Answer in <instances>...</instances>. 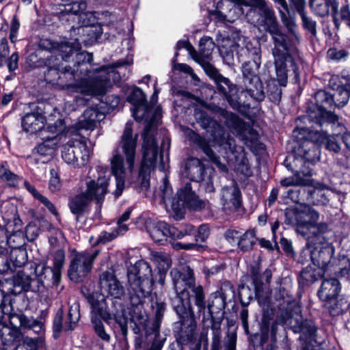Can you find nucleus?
<instances>
[{"instance_id": "nucleus-1", "label": "nucleus", "mask_w": 350, "mask_h": 350, "mask_svg": "<svg viewBox=\"0 0 350 350\" xmlns=\"http://www.w3.org/2000/svg\"><path fill=\"white\" fill-rule=\"evenodd\" d=\"M105 70H96L88 77L80 75L79 69L70 66L59 67L55 64L49 66L44 73V79L49 83L57 85L62 88H72L76 92L86 95H103L111 87V75Z\"/></svg>"}, {"instance_id": "nucleus-2", "label": "nucleus", "mask_w": 350, "mask_h": 350, "mask_svg": "<svg viewBox=\"0 0 350 350\" xmlns=\"http://www.w3.org/2000/svg\"><path fill=\"white\" fill-rule=\"evenodd\" d=\"M138 134H133L131 123H126L119 142L110 159L111 170L116 181L114 196L119 197L125 185L126 178L132 174L137 158Z\"/></svg>"}, {"instance_id": "nucleus-3", "label": "nucleus", "mask_w": 350, "mask_h": 350, "mask_svg": "<svg viewBox=\"0 0 350 350\" xmlns=\"http://www.w3.org/2000/svg\"><path fill=\"white\" fill-rule=\"evenodd\" d=\"M81 46L79 42L78 39H70L69 40L63 41L61 42H55L52 44V50L54 53H58L61 55L62 59L65 62L69 61V59L72 55L76 57V64L74 65L75 69H79L80 75H84L88 77V73L92 75V72L96 70H105L107 72H113L111 78L114 77L116 73L115 70L112 68L109 69L106 67H102L94 70H90L88 68V63L92 61V55L85 51H81Z\"/></svg>"}, {"instance_id": "nucleus-4", "label": "nucleus", "mask_w": 350, "mask_h": 350, "mask_svg": "<svg viewBox=\"0 0 350 350\" xmlns=\"http://www.w3.org/2000/svg\"><path fill=\"white\" fill-rule=\"evenodd\" d=\"M336 135H327L320 131H311L297 149V155L303 157L308 163H313L320 159L319 144H325L326 149L338 152L340 146Z\"/></svg>"}, {"instance_id": "nucleus-5", "label": "nucleus", "mask_w": 350, "mask_h": 350, "mask_svg": "<svg viewBox=\"0 0 350 350\" xmlns=\"http://www.w3.org/2000/svg\"><path fill=\"white\" fill-rule=\"evenodd\" d=\"M127 277L131 302L132 305L137 307L142 304V299L152 291L154 283L152 270L148 264L143 263L137 272L129 271Z\"/></svg>"}, {"instance_id": "nucleus-6", "label": "nucleus", "mask_w": 350, "mask_h": 350, "mask_svg": "<svg viewBox=\"0 0 350 350\" xmlns=\"http://www.w3.org/2000/svg\"><path fill=\"white\" fill-rule=\"evenodd\" d=\"M195 117L203 128L211 131L213 146L217 152L224 157H228V154H234L237 151L234 139L225 133L224 127L219 122L203 112H196Z\"/></svg>"}, {"instance_id": "nucleus-7", "label": "nucleus", "mask_w": 350, "mask_h": 350, "mask_svg": "<svg viewBox=\"0 0 350 350\" xmlns=\"http://www.w3.org/2000/svg\"><path fill=\"white\" fill-rule=\"evenodd\" d=\"M317 241L308 237L307 244L302 250L299 262L306 264L311 261L314 265L325 268L330 262L334 254L333 248L325 241L323 236H317Z\"/></svg>"}, {"instance_id": "nucleus-8", "label": "nucleus", "mask_w": 350, "mask_h": 350, "mask_svg": "<svg viewBox=\"0 0 350 350\" xmlns=\"http://www.w3.org/2000/svg\"><path fill=\"white\" fill-rule=\"evenodd\" d=\"M317 241L308 237L307 244L302 250L299 262L306 264L311 261L314 265L325 268L330 262L334 254L333 248L325 241L323 236H317Z\"/></svg>"}, {"instance_id": "nucleus-9", "label": "nucleus", "mask_w": 350, "mask_h": 350, "mask_svg": "<svg viewBox=\"0 0 350 350\" xmlns=\"http://www.w3.org/2000/svg\"><path fill=\"white\" fill-rule=\"evenodd\" d=\"M90 150L87 146L85 137L75 134L63 146L62 159L74 167H82L89 161Z\"/></svg>"}, {"instance_id": "nucleus-10", "label": "nucleus", "mask_w": 350, "mask_h": 350, "mask_svg": "<svg viewBox=\"0 0 350 350\" xmlns=\"http://www.w3.org/2000/svg\"><path fill=\"white\" fill-rule=\"evenodd\" d=\"M286 223L296 226V231L306 239L309 237L308 231L312 224L319 218V214L308 205L288 208L285 213Z\"/></svg>"}, {"instance_id": "nucleus-11", "label": "nucleus", "mask_w": 350, "mask_h": 350, "mask_svg": "<svg viewBox=\"0 0 350 350\" xmlns=\"http://www.w3.org/2000/svg\"><path fill=\"white\" fill-rule=\"evenodd\" d=\"M142 137L144 139L142 145L143 158L139 169V176H142V185L148 187V183L146 180L147 175L151 170L156 167L158 159V147L154 137L151 133V126L148 124L142 133Z\"/></svg>"}, {"instance_id": "nucleus-12", "label": "nucleus", "mask_w": 350, "mask_h": 350, "mask_svg": "<svg viewBox=\"0 0 350 350\" xmlns=\"http://www.w3.org/2000/svg\"><path fill=\"white\" fill-rule=\"evenodd\" d=\"M244 7H250L247 0H220L211 15L216 23H233L243 15Z\"/></svg>"}, {"instance_id": "nucleus-13", "label": "nucleus", "mask_w": 350, "mask_h": 350, "mask_svg": "<svg viewBox=\"0 0 350 350\" xmlns=\"http://www.w3.org/2000/svg\"><path fill=\"white\" fill-rule=\"evenodd\" d=\"M66 128L65 122L62 119H58L53 124L49 125L47 127L49 132L57 133V135L47 138L34 148L31 159H33L36 163H38L40 160L38 156L46 158V159L41 161L42 163H46L50 159L54 150L57 148V141L62 139V137H64V140L66 139V136H62L61 135L65 131Z\"/></svg>"}, {"instance_id": "nucleus-14", "label": "nucleus", "mask_w": 350, "mask_h": 350, "mask_svg": "<svg viewBox=\"0 0 350 350\" xmlns=\"http://www.w3.org/2000/svg\"><path fill=\"white\" fill-rule=\"evenodd\" d=\"M167 184V181L164 179L163 200L165 202L172 200L173 209L178 210L186 206L193 209L202 208V202L198 200L196 193L192 191L190 184H186L183 188H181L177 193V198L174 199H171L172 189Z\"/></svg>"}, {"instance_id": "nucleus-15", "label": "nucleus", "mask_w": 350, "mask_h": 350, "mask_svg": "<svg viewBox=\"0 0 350 350\" xmlns=\"http://www.w3.org/2000/svg\"><path fill=\"white\" fill-rule=\"evenodd\" d=\"M99 254L98 250L93 252H82L76 254L72 258L68 271L69 278L79 282L90 272L93 262Z\"/></svg>"}, {"instance_id": "nucleus-16", "label": "nucleus", "mask_w": 350, "mask_h": 350, "mask_svg": "<svg viewBox=\"0 0 350 350\" xmlns=\"http://www.w3.org/2000/svg\"><path fill=\"white\" fill-rule=\"evenodd\" d=\"M92 317L91 322L93 329L97 336L105 342H109L111 340L110 334L106 331L105 326L98 316L100 317L107 323L109 324L113 319L111 314L106 309V304L104 299L102 301L93 300L91 303Z\"/></svg>"}, {"instance_id": "nucleus-17", "label": "nucleus", "mask_w": 350, "mask_h": 350, "mask_svg": "<svg viewBox=\"0 0 350 350\" xmlns=\"http://www.w3.org/2000/svg\"><path fill=\"white\" fill-rule=\"evenodd\" d=\"M98 177L96 179L90 180L86 183V189L83 193L89 201H96V203H102L105 194L109 191V177L105 174L107 170L102 167H97Z\"/></svg>"}, {"instance_id": "nucleus-18", "label": "nucleus", "mask_w": 350, "mask_h": 350, "mask_svg": "<svg viewBox=\"0 0 350 350\" xmlns=\"http://www.w3.org/2000/svg\"><path fill=\"white\" fill-rule=\"evenodd\" d=\"M223 115L226 119L225 125L244 141L245 144L257 140V133L246 125L237 116L229 112H224Z\"/></svg>"}, {"instance_id": "nucleus-19", "label": "nucleus", "mask_w": 350, "mask_h": 350, "mask_svg": "<svg viewBox=\"0 0 350 350\" xmlns=\"http://www.w3.org/2000/svg\"><path fill=\"white\" fill-rule=\"evenodd\" d=\"M99 287L103 297L121 299L124 295V288L111 271L103 272L99 278Z\"/></svg>"}, {"instance_id": "nucleus-20", "label": "nucleus", "mask_w": 350, "mask_h": 350, "mask_svg": "<svg viewBox=\"0 0 350 350\" xmlns=\"http://www.w3.org/2000/svg\"><path fill=\"white\" fill-rule=\"evenodd\" d=\"M314 99L321 113V117L317 120L319 125L322 126L323 124L327 123L332 124L333 126L338 124L340 126L338 117L336 114L327 111V108L334 106L331 92L319 90L315 93Z\"/></svg>"}, {"instance_id": "nucleus-21", "label": "nucleus", "mask_w": 350, "mask_h": 350, "mask_svg": "<svg viewBox=\"0 0 350 350\" xmlns=\"http://www.w3.org/2000/svg\"><path fill=\"white\" fill-rule=\"evenodd\" d=\"M170 275L173 280L174 288L176 292V296L172 299V304L180 317H184L187 313V310L191 314H193L192 308L190 306V301H187L185 297V288H181L179 286L183 282L180 279V271L177 269H172L170 271Z\"/></svg>"}, {"instance_id": "nucleus-22", "label": "nucleus", "mask_w": 350, "mask_h": 350, "mask_svg": "<svg viewBox=\"0 0 350 350\" xmlns=\"http://www.w3.org/2000/svg\"><path fill=\"white\" fill-rule=\"evenodd\" d=\"M80 318L79 305L78 303L72 304L69 308L68 321L64 324L62 323L63 311L59 310L57 312L53 324V336L57 338L62 330L71 331L72 330Z\"/></svg>"}, {"instance_id": "nucleus-23", "label": "nucleus", "mask_w": 350, "mask_h": 350, "mask_svg": "<svg viewBox=\"0 0 350 350\" xmlns=\"http://www.w3.org/2000/svg\"><path fill=\"white\" fill-rule=\"evenodd\" d=\"M148 230L152 239L159 244H163L167 237L180 239L183 236V234L176 228L170 226L163 221H159L153 224L148 227Z\"/></svg>"}, {"instance_id": "nucleus-24", "label": "nucleus", "mask_w": 350, "mask_h": 350, "mask_svg": "<svg viewBox=\"0 0 350 350\" xmlns=\"http://www.w3.org/2000/svg\"><path fill=\"white\" fill-rule=\"evenodd\" d=\"M208 70L207 72L215 79L218 90L226 97L231 105L233 107H237L239 105L238 100L234 103L232 98L237 92L236 86L228 78L219 74L217 70L212 66H208Z\"/></svg>"}, {"instance_id": "nucleus-25", "label": "nucleus", "mask_w": 350, "mask_h": 350, "mask_svg": "<svg viewBox=\"0 0 350 350\" xmlns=\"http://www.w3.org/2000/svg\"><path fill=\"white\" fill-rule=\"evenodd\" d=\"M221 200L224 209L226 211H237L241 205V195L238 186L232 183L224 187L221 192Z\"/></svg>"}, {"instance_id": "nucleus-26", "label": "nucleus", "mask_w": 350, "mask_h": 350, "mask_svg": "<svg viewBox=\"0 0 350 350\" xmlns=\"http://www.w3.org/2000/svg\"><path fill=\"white\" fill-rule=\"evenodd\" d=\"M129 101L133 105V116L137 121H141L146 116L148 110L146 95L139 88H135L132 94L128 98Z\"/></svg>"}, {"instance_id": "nucleus-27", "label": "nucleus", "mask_w": 350, "mask_h": 350, "mask_svg": "<svg viewBox=\"0 0 350 350\" xmlns=\"http://www.w3.org/2000/svg\"><path fill=\"white\" fill-rule=\"evenodd\" d=\"M45 117L41 109H36L26 113L22 118L23 130L29 133H35L44 127Z\"/></svg>"}, {"instance_id": "nucleus-28", "label": "nucleus", "mask_w": 350, "mask_h": 350, "mask_svg": "<svg viewBox=\"0 0 350 350\" xmlns=\"http://www.w3.org/2000/svg\"><path fill=\"white\" fill-rule=\"evenodd\" d=\"M299 158H297V161L300 162L303 164V167L297 172V174L293 176L285 178L280 181V183L284 187H291V186H298V185H305L307 184L306 180L301 177V176H311L312 168L311 165L312 163H308L303 157L299 156Z\"/></svg>"}, {"instance_id": "nucleus-29", "label": "nucleus", "mask_w": 350, "mask_h": 350, "mask_svg": "<svg viewBox=\"0 0 350 350\" xmlns=\"http://www.w3.org/2000/svg\"><path fill=\"white\" fill-rule=\"evenodd\" d=\"M242 94H248L250 98L257 101H261L265 98L263 86L258 76L243 79ZM247 96V95H245Z\"/></svg>"}, {"instance_id": "nucleus-30", "label": "nucleus", "mask_w": 350, "mask_h": 350, "mask_svg": "<svg viewBox=\"0 0 350 350\" xmlns=\"http://www.w3.org/2000/svg\"><path fill=\"white\" fill-rule=\"evenodd\" d=\"M105 117L104 113L99 111L96 108H88L83 113L81 118L77 124V129L92 130L97 122L100 121Z\"/></svg>"}, {"instance_id": "nucleus-31", "label": "nucleus", "mask_w": 350, "mask_h": 350, "mask_svg": "<svg viewBox=\"0 0 350 350\" xmlns=\"http://www.w3.org/2000/svg\"><path fill=\"white\" fill-rule=\"evenodd\" d=\"M273 42L272 54L275 59H286L288 54L286 36L282 33L280 29L270 34Z\"/></svg>"}, {"instance_id": "nucleus-32", "label": "nucleus", "mask_w": 350, "mask_h": 350, "mask_svg": "<svg viewBox=\"0 0 350 350\" xmlns=\"http://www.w3.org/2000/svg\"><path fill=\"white\" fill-rule=\"evenodd\" d=\"M86 3L83 0H73L64 5V8L61 10L60 18L62 21H77V17L86 10Z\"/></svg>"}, {"instance_id": "nucleus-33", "label": "nucleus", "mask_w": 350, "mask_h": 350, "mask_svg": "<svg viewBox=\"0 0 350 350\" xmlns=\"http://www.w3.org/2000/svg\"><path fill=\"white\" fill-rule=\"evenodd\" d=\"M340 291V286L338 280L335 278H330L322 282L318 295L322 301H326L336 298Z\"/></svg>"}, {"instance_id": "nucleus-34", "label": "nucleus", "mask_w": 350, "mask_h": 350, "mask_svg": "<svg viewBox=\"0 0 350 350\" xmlns=\"http://www.w3.org/2000/svg\"><path fill=\"white\" fill-rule=\"evenodd\" d=\"M199 47V52L198 53L199 59L201 60L198 61V63L207 72L208 71V66H211L209 64V60H211L212 52L215 48V43L211 38L204 37L200 40Z\"/></svg>"}, {"instance_id": "nucleus-35", "label": "nucleus", "mask_w": 350, "mask_h": 350, "mask_svg": "<svg viewBox=\"0 0 350 350\" xmlns=\"http://www.w3.org/2000/svg\"><path fill=\"white\" fill-rule=\"evenodd\" d=\"M286 317L280 316L277 319V322L280 324H286L291 326H297L302 332L308 333L309 335H313L316 332V327L312 321L303 322L292 315L286 314Z\"/></svg>"}, {"instance_id": "nucleus-36", "label": "nucleus", "mask_w": 350, "mask_h": 350, "mask_svg": "<svg viewBox=\"0 0 350 350\" xmlns=\"http://www.w3.org/2000/svg\"><path fill=\"white\" fill-rule=\"evenodd\" d=\"M261 18L258 21L260 26L270 34L280 29L274 12L270 8H264L260 11Z\"/></svg>"}, {"instance_id": "nucleus-37", "label": "nucleus", "mask_w": 350, "mask_h": 350, "mask_svg": "<svg viewBox=\"0 0 350 350\" xmlns=\"http://www.w3.org/2000/svg\"><path fill=\"white\" fill-rule=\"evenodd\" d=\"M310 4L314 13L321 17L327 16L330 8L334 14L338 10L336 0H310Z\"/></svg>"}, {"instance_id": "nucleus-38", "label": "nucleus", "mask_w": 350, "mask_h": 350, "mask_svg": "<svg viewBox=\"0 0 350 350\" xmlns=\"http://www.w3.org/2000/svg\"><path fill=\"white\" fill-rule=\"evenodd\" d=\"M65 254L62 250H58L54 254L53 267H44L42 270L44 273H48L52 276L53 283L57 284L61 275V269L64 264Z\"/></svg>"}, {"instance_id": "nucleus-39", "label": "nucleus", "mask_w": 350, "mask_h": 350, "mask_svg": "<svg viewBox=\"0 0 350 350\" xmlns=\"http://www.w3.org/2000/svg\"><path fill=\"white\" fill-rule=\"evenodd\" d=\"M204 167L200 161L196 158L189 159L185 164V174L187 177L196 182L204 179Z\"/></svg>"}, {"instance_id": "nucleus-40", "label": "nucleus", "mask_w": 350, "mask_h": 350, "mask_svg": "<svg viewBox=\"0 0 350 350\" xmlns=\"http://www.w3.org/2000/svg\"><path fill=\"white\" fill-rule=\"evenodd\" d=\"M191 295L185 291V298L187 301L192 299L197 306L199 313L204 312L206 308L205 295L201 285L194 284L187 288Z\"/></svg>"}, {"instance_id": "nucleus-41", "label": "nucleus", "mask_w": 350, "mask_h": 350, "mask_svg": "<svg viewBox=\"0 0 350 350\" xmlns=\"http://www.w3.org/2000/svg\"><path fill=\"white\" fill-rule=\"evenodd\" d=\"M345 87H338L334 90L332 94L334 106L336 107H342L348 102L350 96V75L347 79Z\"/></svg>"}, {"instance_id": "nucleus-42", "label": "nucleus", "mask_w": 350, "mask_h": 350, "mask_svg": "<svg viewBox=\"0 0 350 350\" xmlns=\"http://www.w3.org/2000/svg\"><path fill=\"white\" fill-rule=\"evenodd\" d=\"M89 202V200L82 192L69 200L68 206L72 214L79 215L85 211Z\"/></svg>"}, {"instance_id": "nucleus-43", "label": "nucleus", "mask_w": 350, "mask_h": 350, "mask_svg": "<svg viewBox=\"0 0 350 350\" xmlns=\"http://www.w3.org/2000/svg\"><path fill=\"white\" fill-rule=\"evenodd\" d=\"M151 260L156 265L159 272H167L172 265V260L170 255L161 252H152Z\"/></svg>"}, {"instance_id": "nucleus-44", "label": "nucleus", "mask_w": 350, "mask_h": 350, "mask_svg": "<svg viewBox=\"0 0 350 350\" xmlns=\"http://www.w3.org/2000/svg\"><path fill=\"white\" fill-rule=\"evenodd\" d=\"M314 200V204L317 205L327 204L334 193L329 189H313L308 191Z\"/></svg>"}, {"instance_id": "nucleus-45", "label": "nucleus", "mask_w": 350, "mask_h": 350, "mask_svg": "<svg viewBox=\"0 0 350 350\" xmlns=\"http://www.w3.org/2000/svg\"><path fill=\"white\" fill-rule=\"evenodd\" d=\"M154 311V321L152 324V329L156 335L159 334L161 323L165 310V304L163 301L156 300L154 304L152 305Z\"/></svg>"}, {"instance_id": "nucleus-46", "label": "nucleus", "mask_w": 350, "mask_h": 350, "mask_svg": "<svg viewBox=\"0 0 350 350\" xmlns=\"http://www.w3.org/2000/svg\"><path fill=\"white\" fill-rule=\"evenodd\" d=\"M0 178L12 187H16L19 181L18 176L10 171L9 165L5 161L0 163Z\"/></svg>"}, {"instance_id": "nucleus-47", "label": "nucleus", "mask_w": 350, "mask_h": 350, "mask_svg": "<svg viewBox=\"0 0 350 350\" xmlns=\"http://www.w3.org/2000/svg\"><path fill=\"white\" fill-rule=\"evenodd\" d=\"M77 21L79 23V26L75 27L72 25V29L74 31L77 30L79 33L81 31L83 32L85 31V27L94 25L96 22V20L94 13L84 11L83 13H81L79 17H77Z\"/></svg>"}, {"instance_id": "nucleus-48", "label": "nucleus", "mask_w": 350, "mask_h": 350, "mask_svg": "<svg viewBox=\"0 0 350 350\" xmlns=\"http://www.w3.org/2000/svg\"><path fill=\"white\" fill-rule=\"evenodd\" d=\"M192 139L193 142L203 150L207 157L215 163H219L217 157L214 154L208 142L200 135L192 133Z\"/></svg>"}, {"instance_id": "nucleus-49", "label": "nucleus", "mask_w": 350, "mask_h": 350, "mask_svg": "<svg viewBox=\"0 0 350 350\" xmlns=\"http://www.w3.org/2000/svg\"><path fill=\"white\" fill-rule=\"evenodd\" d=\"M256 242V234L253 230H247L241 235L237 244L240 249L243 251H247L252 249Z\"/></svg>"}, {"instance_id": "nucleus-50", "label": "nucleus", "mask_w": 350, "mask_h": 350, "mask_svg": "<svg viewBox=\"0 0 350 350\" xmlns=\"http://www.w3.org/2000/svg\"><path fill=\"white\" fill-rule=\"evenodd\" d=\"M274 59L278 81L281 85L285 86L287 83V73L285 66L286 59Z\"/></svg>"}, {"instance_id": "nucleus-51", "label": "nucleus", "mask_w": 350, "mask_h": 350, "mask_svg": "<svg viewBox=\"0 0 350 350\" xmlns=\"http://www.w3.org/2000/svg\"><path fill=\"white\" fill-rule=\"evenodd\" d=\"M31 280L30 277L23 273H18L14 278V286L19 287L21 291H27L30 287Z\"/></svg>"}, {"instance_id": "nucleus-52", "label": "nucleus", "mask_w": 350, "mask_h": 350, "mask_svg": "<svg viewBox=\"0 0 350 350\" xmlns=\"http://www.w3.org/2000/svg\"><path fill=\"white\" fill-rule=\"evenodd\" d=\"M3 27L0 29V36L2 38L0 40V66H2L9 55V49L7 39L5 38V31L3 29Z\"/></svg>"}, {"instance_id": "nucleus-53", "label": "nucleus", "mask_w": 350, "mask_h": 350, "mask_svg": "<svg viewBox=\"0 0 350 350\" xmlns=\"http://www.w3.org/2000/svg\"><path fill=\"white\" fill-rule=\"evenodd\" d=\"M329 230L328 225L326 223H317L312 224V227H310L308 231V235L310 237L314 239V241H317V236H323L322 234L327 232Z\"/></svg>"}, {"instance_id": "nucleus-54", "label": "nucleus", "mask_w": 350, "mask_h": 350, "mask_svg": "<svg viewBox=\"0 0 350 350\" xmlns=\"http://www.w3.org/2000/svg\"><path fill=\"white\" fill-rule=\"evenodd\" d=\"M180 279L183 280V282L179 284L181 288L184 285L188 288L196 284L193 270L189 267H186L183 275L180 273Z\"/></svg>"}, {"instance_id": "nucleus-55", "label": "nucleus", "mask_w": 350, "mask_h": 350, "mask_svg": "<svg viewBox=\"0 0 350 350\" xmlns=\"http://www.w3.org/2000/svg\"><path fill=\"white\" fill-rule=\"evenodd\" d=\"M51 178L49 183V189L53 193H57L62 188V183L57 173L55 170H51Z\"/></svg>"}, {"instance_id": "nucleus-56", "label": "nucleus", "mask_w": 350, "mask_h": 350, "mask_svg": "<svg viewBox=\"0 0 350 350\" xmlns=\"http://www.w3.org/2000/svg\"><path fill=\"white\" fill-rule=\"evenodd\" d=\"M112 317L114 319L116 322L119 325L122 335L126 336L127 334V318L122 311L121 313L116 312L112 314Z\"/></svg>"}, {"instance_id": "nucleus-57", "label": "nucleus", "mask_w": 350, "mask_h": 350, "mask_svg": "<svg viewBox=\"0 0 350 350\" xmlns=\"http://www.w3.org/2000/svg\"><path fill=\"white\" fill-rule=\"evenodd\" d=\"M299 15L301 18L304 28L310 31L313 35H315L317 33L316 22L311 18L308 17L305 12L300 13Z\"/></svg>"}, {"instance_id": "nucleus-58", "label": "nucleus", "mask_w": 350, "mask_h": 350, "mask_svg": "<svg viewBox=\"0 0 350 350\" xmlns=\"http://www.w3.org/2000/svg\"><path fill=\"white\" fill-rule=\"evenodd\" d=\"M209 236V228L207 225L202 224L198 228V234L195 236V240L204 242Z\"/></svg>"}, {"instance_id": "nucleus-59", "label": "nucleus", "mask_w": 350, "mask_h": 350, "mask_svg": "<svg viewBox=\"0 0 350 350\" xmlns=\"http://www.w3.org/2000/svg\"><path fill=\"white\" fill-rule=\"evenodd\" d=\"M250 272L255 286V288L256 291H258L259 288V285L262 284V281L260 279V269L258 265H256V267H252L251 268Z\"/></svg>"}, {"instance_id": "nucleus-60", "label": "nucleus", "mask_w": 350, "mask_h": 350, "mask_svg": "<svg viewBox=\"0 0 350 350\" xmlns=\"http://www.w3.org/2000/svg\"><path fill=\"white\" fill-rule=\"evenodd\" d=\"M328 57L332 59L340 60L347 56V53L345 50H337L330 49L327 51Z\"/></svg>"}, {"instance_id": "nucleus-61", "label": "nucleus", "mask_w": 350, "mask_h": 350, "mask_svg": "<svg viewBox=\"0 0 350 350\" xmlns=\"http://www.w3.org/2000/svg\"><path fill=\"white\" fill-rule=\"evenodd\" d=\"M279 12L281 21L283 23V24L286 26V27L289 31L293 32L295 27V22L292 19L288 18L284 11L280 10Z\"/></svg>"}, {"instance_id": "nucleus-62", "label": "nucleus", "mask_w": 350, "mask_h": 350, "mask_svg": "<svg viewBox=\"0 0 350 350\" xmlns=\"http://www.w3.org/2000/svg\"><path fill=\"white\" fill-rule=\"evenodd\" d=\"M20 23L18 21L14 18L11 22L10 31V39L12 42H14L17 38V33L19 29Z\"/></svg>"}, {"instance_id": "nucleus-63", "label": "nucleus", "mask_w": 350, "mask_h": 350, "mask_svg": "<svg viewBox=\"0 0 350 350\" xmlns=\"http://www.w3.org/2000/svg\"><path fill=\"white\" fill-rule=\"evenodd\" d=\"M221 291L222 297L226 299L230 295H233L234 293V288L230 282L226 281L221 284Z\"/></svg>"}, {"instance_id": "nucleus-64", "label": "nucleus", "mask_w": 350, "mask_h": 350, "mask_svg": "<svg viewBox=\"0 0 350 350\" xmlns=\"http://www.w3.org/2000/svg\"><path fill=\"white\" fill-rule=\"evenodd\" d=\"M241 233L236 230H228L225 234L226 240L231 244L238 242L240 239Z\"/></svg>"}]
</instances>
